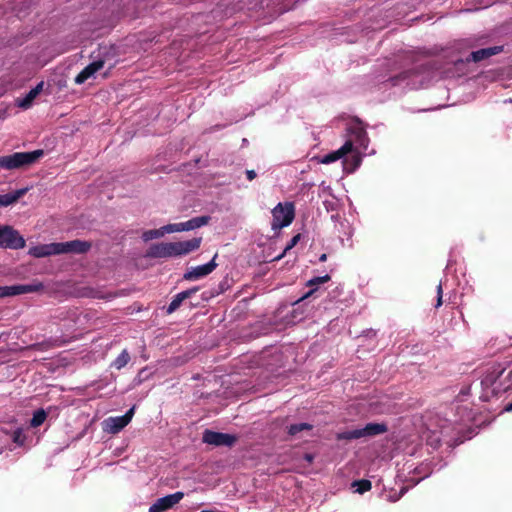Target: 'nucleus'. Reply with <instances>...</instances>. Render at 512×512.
Masks as SVG:
<instances>
[{"label": "nucleus", "instance_id": "f704fd0d", "mask_svg": "<svg viewBox=\"0 0 512 512\" xmlns=\"http://www.w3.org/2000/svg\"><path fill=\"white\" fill-rule=\"evenodd\" d=\"M361 163V158L358 154L352 156V168L351 171H354Z\"/></svg>", "mask_w": 512, "mask_h": 512}, {"label": "nucleus", "instance_id": "473e14b6", "mask_svg": "<svg viewBox=\"0 0 512 512\" xmlns=\"http://www.w3.org/2000/svg\"><path fill=\"white\" fill-rule=\"evenodd\" d=\"M330 280V276L328 274L321 276V277H314L310 279L307 283L308 286H316L325 282H328Z\"/></svg>", "mask_w": 512, "mask_h": 512}, {"label": "nucleus", "instance_id": "9d476101", "mask_svg": "<svg viewBox=\"0 0 512 512\" xmlns=\"http://www.w3.org/2000/svg\"><path fill=\"white\" fill-rule=\"evenodd\" d=\"M347 132L351 137L349 140H352V145L356 143L357 145L363 147L364 149L367 148V132L365 130V127L363 126L362 121H360L359 118H356L355 122L347 128Z\"/></svg>", "mask_w": 512, "mask_h": 512}, {"label": "nucleus", "instance_id": "2f4dec72", "mask_svg": "<svg viewBox=\"0 0 512 512\" xmlns=\"http://www.w3.org/2000/svg\"><path fill=\"white\" fill-rule=\"evenodd\" d=\"M12 440L17 445L21 446L24 444L26 440V436L23 433V430L21 428H17L13 434H12Z\"/></svg>", "mask_w": 512, "mask_h": 512}, {"label": "nucleus", "instance_id": "f8f14e48", "mask_svg": "<svg viewBox=\"0 0 512 512\" xmlns=\"http://www.w3.org/2000/svg\"><path fill=\"white\" fill-rule=\"evenodd\" d=\"M147 256L152 258L175 257L173 242H162L151 245L147 251Z\"/></svg>", "mask_w": 512, "mask_h": 512}, {"label": "nucleus", "instance_id": "cd10ccee", "mask_svg": "<svg viewBox=\"0 0 512 512\" xmlns=\"http://www.w3.org/2000/svg\"><path fill=\"white\" fill-rule=\"evenodd\" d=\"M312 428H313V426L308 423L292 424L288 427V434L291 436H294V435L300 433L301 431L311 430Z\"/></svg>", "mask_w": 512, "mask_h": 512}, {"label": "nucleus", "instance_id": "a211bd4d", "mask_svg": "<svg viewBox=\"0 0 512 512\" xmlns=\"http://www.w3.org/2000/svg\"><path fill=\"white\" fill-rule=\"evenodd\" d=\"M197 291L198 287H193L176 294L173 297L172 301L170 302L169 306L167 307V313L172 314L173 312H175L181 306L184 300L190 298Z\"/></svg>", "mask_w": 512, "mask_h": 512}, {"label": "nucleus", "instance_id": "79ce46f5", "mask_svg": "<svg viewBox=\"0 0 512 512\" xmlns=\"http://www.w3.org/2000/svg\"><path fill=\"white\" fill-rule=\"evenodd\" d=\"M201 512H213V511H210V510H203Z\"/></svg>", "mask_w": 512, "mask_h": 512}, {"label": "nucleus", "instance_id": "dca6fc26", "mask_svg": "<svg viewBox=\"0 0 512 512\" xmlns=\"http://www.w3.org/2000/svg\"><path fill=\"white\" fill-rule=\"evenodd\" d=\"M352 152V140H347L342 147H340L338 150L330 152L326 155H324L320 159V163L322 164H330L332 162H335L341 158H343L348 153Z\"/></svg>", "mask_w": 512, "mask_h": 512}, {"label": "nucleus", "instance_id": "412c9836", "mask_svg": "<svg viewBox=\"0 0 512 512\" xmlns=\"http://www.w3.org/2000/svg\"><path fill=\"white\" fill-rule=\"evenodd\" d=\"M26 192H27V189L24 188V189H18L16 191H14L13 193L0 195V206L7 207L9 205L16 203Z\"/></svg>", "mask_w": 512, "mask_h": 512}, {"label": "nucleus", "instance_id": "bb28decb", "mask_svg": "<svg viewBox=\"0 0 512 512\" xmlns=\"http://www.w3.org/2000/svg\"><path fill=\"white\" fill-rule=\"evenodd\" d=\"M210 219H211L210 216H206V215L194 217V218L188 220L190 229L194 230L196 228H200L204 225H207L209 223Z\"/></svg>", "mask_w": 512, "mask_h": 512}, {"label": "nucleus", "instance_id": "423d86ee", "mask_svg": "<svg viewBox=\"0 0 512 512\" xmlns=\"http://www.w3.org/2000/svg\"><path fill=\"white\" fill-rule=\"evenodd\" d=\"M135 413V406L131 407L123 416L109 417L104 420V430L111 434H117L124 429L132 420Z\"/></svg>", "mask_w": 512, "mask_h": 512}, {"label": "nucleus", "instance_id": "f257e3e1", "mask_svg": "<svg viewBox=\"0 0 512 512\" xmlns=\"http://www.w3.org/2000/svg\"><path fill=\"white\" fill-rule=\"evenodd\" d=\"M44 155L41 149L31 152H15L11 155L0 157V167L12 170L31 165Z\"/></svg>", "mask_w": 512, "mask_h": 512}, {"label": "nucleus", "instance_id": "ddd939ff", "mask_svg": "<svg viewBox=\"0 0 512 512\" xmlns=\"http://www.w3.org/2000/svg\"><path fill=\"white\" fill-rule=\"evenodd\" d=\"M201 242V237H195L186 241L173 242L175 257L187 255L190 252L197 250L200 247Z\"/></svg>", "mask_w": 512, "mask_h": 512}, {"label": "nucleus", "instance_id": "4468645a", "mask_svg": "<svg viewBox=\"0 0 512 512\" xmlns=\"http://www.w3.org/2000/svg\"><path fill=\"white\" fill-rule=\"evenodd\" d=\"M503 51L502 46H493L488 48H482L476 51L471 52L468 57L465 59V62H475L478 63L485 59L490 58L491 56L497 55Z\"/></svg>", "mask_w": 512, "mask_h": 512}, {"label": "nucleus", "instance_id": "2eb2a0df", "mask_svg": "<svg viewBox=\"0 0 512 512\" xmlns=\"http://www.w3.org/2000/svg\"><path fill=\"white\" fill-rule=\"evenodd\" d=\"M28 254L35 258L58 255V243L39 244L29 249Z\"/></svg>", "mask_w": 512, "mask_h": 512}, {"label": "nucleus", "instance_id": "9b49d317", "mask_svg": "<svg viewBox=\"0 0 512 512\" xmlns=\"http://www.w3.org/2000/svg\"><path fill=\"white\" fill-rule=\"evenodd\" d=\"M216 257H217V254L214 255V257L212 258V260L210 262H208L204 265L193 267L190 271H187L184 274L183 278L185 280L191 281V280H197V279L207 276L217 267V264L215 262Z\"/></svg>", "mask_w": 512, "mask_h": 512}, {"label": "nucleus", "instance_id": "72a5a7b5", "mask_svg": "<svg viewBox=\"0 0 512 512\" xmlns=\"http://www.w3.org/2000/svg\"><path fill=\"white\" fill-rule=\"evenodd\" d=\"M442 294H443L442 284L439 283L437 285V302H436L435 308H439L442 305Z\"/></svg>", "mask_w": 512, "mask_h": 512}, {"label": "nucleus", "instance_id": "6ab92c4d", "mask_svg": "<svg viewBox=\"0 0 512 512\" xmlns=\"http://www.w3.org/2000/svg\"><path fill=\"white\" fill-rule=\"evenodd\" d=\"M501 364H505L507 367L506 372L503 376H501V382L498 387L495 389L496 393L506 392L512 389V361L511 362H501Z\"/></svg>", "mask_w": 512, "mask_h": 512}, {"label": "nucleus", "instance_id": "f03ea898", "mask_svg": "<svg viewBox=\"0 0 512 512\" xmlns=\"http://www.w3.org/2000/svg\"><path fill=\"white\" fill-rule=\"evenodd\" d=\"M507 367L505 364L498 362L487 365L481 374V386L484 390L491 389L493 395H498L495 389L501 382V376L506 372Z\"/></svg>", "mask_w": 512, "mask_h": 512}, {"label": "nucleus", "instance_id": "b1692460", "mask_svg": "<svg viewBox=\"0 0 512 512\" xmlns=\"http://www.w3.org/2000/svg\"><path fill=\"white\" fill-rule=\"evenodd\" d=\"M129 361H130L129 353L127 352V350H123L118 355V357L113 361L111 366L114 367L117 370H120L123 367H125L128 364Z\"/></svg>", "mask_w": 512, "mask_h": 512}, {"label": "nucleus", "instance_id": "c9c22d12", "mask_svg": "<svg viewBox=\"0 0 512 512\" xmlns=\"http://www.w3.org/2000/svg\"><path fill=\"white\" fill-rule=\"evenodd\" d=\"M246 176L249 181H252L256 178L257 174L254 170H246Z\"/></svg>", "mask_w": 512, "mask_h": 512}, {"label": "nucleus", "instance_id": "e433bc0d", "mask_svg": "<svg viewBox=\"0 0 512 512\" xmlns=\"http://www.w3.org/2000/svg\"><path fill=\"white\" fill-rule=\"evenodd\" d=\"M43 85L44 83L43 82H40L39 84H37L36 87L32 88L33 90H37V96L39 95V93L42 91L43 89Z\"/></svg>", "mask_w": 512, "mask_h": 512}, {"label": "nucleus", "instance_id": "4c0bfd02", "mask_svg": "<svg viewBox=\"0 0 512 512\" xmlns=\"http://www.w3.org/2000/svg\"><path fill=\"white\" fill-rule=\"evenodd\" d=\"M304 459H305L307 462L311 463V462L313 461L314 457H313V455H312V454H308V453H307V454H305Z\"/></svg>", "mask_w": 512, "mask_h": 512}, {"label": "nucleus", "instance_id": "ea45409f", "mask_svg": "<svg viewBox=\"0 0 512 512\" xmlns=\"http://www.w3.org/2000/svg\"><path fill=\"white\" fill-rule=\"evenodd\" d=\"M505 411L512 412V402L505 407Z\"/></svg>", "mask_w": 512, "mask_h": 512}, {"label": "nucleus", "instance_id": "6e6552de", "mask_svg": "<svg viewBox=\"0 0 512 512\" xmlns=\"http://www.w3.org/2000/svg\"><path fill=\"white\" fill-rule=\"evenodd\" d=\"M58 243V255L60 254H85L87 253L91 247V242L83 241V240H72L67 242H57Z\"/></svg>", "mask_w": 512, "mask_h": 512}, {"label": "nucleus", "instance_id": "c85d7f7f", "mask_svg": "<svg viewBox=\"0 0 512 512\" xmlns=\"http://www.w3.org/2000/svg\"><path fill=\"white\" fill-rule=\"evenodd\" d=\"M352 485H353V487H356V491L360 494H363V493L371 490V488H372L371 481H369L367 479L356 480L353 482Z\"/></svg>", "mask_w": 512, "mask_h": 512}, {"label": "nucleus", "instance_id": "f3484780", "mask_svg": "<svg viewBox=\"0 0 512 512\" xmlns=\"http://www.w3.org/2000/svg\"><path fill=\"white\" fill-rule=\"evenodd\" d=\"M104 66V60H97L87 65L76 77V84H83L92 75L99 71Z\"/></svg>", "mask_w": 512, "mask_h": 512}, {"label": "nucleus", "instance_id": "5701e85b", "mask_svg": "<svg viewBox=\"0 0 512 512\" xmlns=\"http://www.w3.org/2000/svg\"><path fill=\"white\" fill-rule=\"evenodd\" d=\"M47 418V413L44 409H38L34 412L32 419L30 420V426L37 428L44 423Z\"/></svg>", "mask_w": 512, "mask_h": 512}, {"label": "nucleus", "instance_id": "58836bf2", "mask_svg": "<svg viewBox=\"0 0 512 512\" xmlns=\"http://www.w3.org/2000/svg\"><path fill=\"white\" fill-rule=\"evenodd\" d=\"M327 260V255L324 253L319 257L320 262H325Z\"/></svg>", "mask_w": 512, "mask_h": 512}, {"label": "nucleus", "instance_id": "1a4fd4ad", "mask_svg": "<svg viewBox=\"0 0 512 512\" xmlns=\"http://www.w3.org/2000/svg\"><path fill=\"white\" fill-rule=\"evenodd\" d=\"M183 497L184 493L180 491L161 497L149 507V512L167 511L178 504L183 499Z\"/></svg>", "mask_w": 512, "mask_h": 512}, {"label": "nucleus", "instance_id": "c756f323", "mask_svg": "<svg viewBox=\"0 0 512 512\" xmlns=\"http://www.w3.org/2000/svg\"><path fill=\"white\" fill-rule=\"evenodd\" d=\"M37 97V90L31 89L28 94L18 102V106L27 109L31 106L34 99Z\"/></svg>", "mask_w": 512, "mask_h": 512}, {"label": "nucleus", "instance_id": "7c9ffc66", "mask_svg": "<svg viewBox=\"0 0 512 512\" xmlns=\"http://www.w3.org/2000/svg\"><path fill=\"white\" fill-rule=\"evenodd\" d=\"M300 238H301L300 234H297V235L293 236L291 238V240L289 241V243L286 245V247L283 250V252L280 255H278L277 257H275L273 259V261H279L280 259H282L289 250H291L294 246L297 245V243L299 242Z\"/></svg>", "mask_w": 512, "mask_h": 512}, {"label": "nucleus", "instance_id": "7ed1b4c3", "mask_svg": "<svg viewBox=\"0 0 512 512\" xmlns=\"http://www.w3.org/2000/svg\"><path fill=\"white\" fill-rule=\"evenodd\" d=\"M271 228L274 231L289 226L295 217V207L292 202L278 203L272 210Z\"/></svg>", "mask_w": 512, "mask_h": 512}, {"label": "nucleus", "instance_id": "a19ab883", "mask_svg": "<svg viewBox=\"0 0 512 512\" xmlns=\"http://www.w3.org/2000/svg\"><path fill=\"white\" fill-rule=\"evenodd\" d=\"M313 292H314V290L309 291L308 293H306V294L302 297V299H305V298L309 297Z\"/></svg>", "mask_w": 512, "mask_h": 512}, {"label": "nucleus", "instance_id": "20e7f679", "mask_svg": "<svg viewBox=\"0 0 512 512\" xmlns=\"http://www.w3.org/2000/svg\"><path fill=\"white\" fill-rule=\"evenodd\" d=\"M26 245L25 239L20 233L9 225L0 224V247L5 249L18 250Z\"/></svg>", "mask_w": 512, "mask_h": 512}, {"label": "nucleus", "instance_id": "393cba45", "mask_svg": "<svg viewBox=\"0 0 512 512\" xmlns=\"http://www.w3.org/2000/svg\"><path fill=\"white\" fill-rule=\"evenodd\" d=\"M164 229L167 233H173V232H182V231H190V225L189 222H180V223H173L168 224L164 226Z\"/></svg>", "mask_w": 512, "mask_h": 512}, {"label": "nucleus", "instance_id": "a878e982", "mask_svg": "<svg viewBox=\"0 0 512 512\" xmlns=\"http://www.w3.org/2000/svg\"><path fill=\"white\" fill-rule=\"evenodd\" d=\"M165 233H167V232L165 231L164 227H162L161 229L147 230V231L143 232L142 239L145 242H147V241H150L152 239L160 238V237L164 236Z\"/></svg>", "mask_w": 512, "mask_h": 512}, {"label": "nucleus", "instance_id": "aec40b11", "mask_svg": "<svg viewBox=\"0 0 512 512\" xmlns=\"http://www.w3.org/2000/svg\"><path fill=\"white\" fill-rule=\"evenodd\" d=\"M360 430L363 438L383 434L388 431V427L385 423H368Z\"/></svg>", "mask_w": 512, "mask_h": 512}, {"label": "nucleus", "instance_id": "39448f33", "mask_svg": "<svg viewBox=\"0 0 512 512\" xmlns=\"http://www.w3.org/2000/svg\"><path fill=\"white\" fill-rule=\"evenodd\" d=\"M202 441L208 445L215 447L226 446L232 447L237 442V437L232 434L215 432L206 429L203 432Z\"/></svg>", "mask_w": 512, "mask_h": 512}, {"label": "nucleus", "instance_id": "0eeeda50", "mask_svg": "<svg viewBox=\"0 0 512 512\" xmlns=\"http://www.w3.org/2000/svg\"><path fill=\"white\" fill-rule=\"evenodd\" d=\"M42 288H43L42 283L0 286V298L38 292Z\"/></svg>", "mask_w": 512, "mask_h": 512}, {"label": "nucleus", "instance_id": "4be33fe9", "mask_svg": "<svg viewBox=\"0 0 512 512\" xmlns=\"http://www.w3.org/2000/svg\"><path fill=\"white\" fill-rule=\"evenodd\" d=\"M360 438H362V434H361L360 428L339 432L336 435V439L339 440V441L340 440L351 441V440L360 439Z\"/></svg>", "mask_w": 512, "mask_h": 512}]
</instances>
